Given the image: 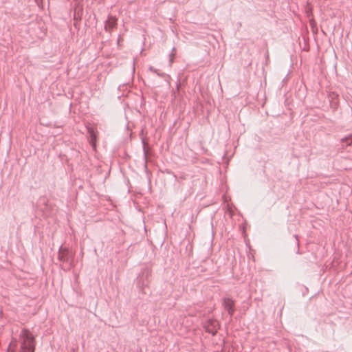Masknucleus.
Masks as SVG:
<instances>
[{
  "instance_id": "obj_12",
  "label": "nucleus",
  "mask_w": 352,
  "mask_h": 352,
  "mask_svg": "<svg viewBox=\"0 0 352 352\" xmlns=\"http://www.w3.org/2000/svg\"><path fill=\"white\" fill-rule=\"evenodd\" d=\"M170 56V65H171V64H172V63H173V58H172L173 54H171Z\"/></svg>"
},
{
  "instance_id": "obj_13",
  "label": "nucleus",
  "mask_w": 352,
  "mask_h": 352,
  "mask_svg": "<svg viewBox=\"0 0 352 352\" xmlns=\"http://www.w3.org/2000/svg\"><path fill=\"white\" fill-rule=\"evenodd\" d=\"M148 276V273L147 272L146 274V278H147Z\"/></svg>"
},
{
  "instance_id": "obj_11",
  "label": "nucleus",
  "mask_w": 352,
  "mask_h": 352,
  "mask_svg": "<svg viewBox=\"0 0 352 352\" xmlns=\"http://www.w3.org/2000/svg\"><path fill=\"white\" fill-rule=\"evenodd\" d=\"M144 162H145V166L146 167L147 164V152L146 150H144Z\"/></svg>"
},
{
  "instance_id": "obj_8",
  "label": "nucleus",
  "mask_w": 352,
  "mask_h": 352,
  "mask_svg": "<svg viewBox=\"0 0 352 352\" xmlns=\"http://www.w3.org/2000/svg\"><path fill=\"white\" fill-rule=\"evenodd\" d=\"M341 142L343 144V146H347L352 145V134L349 135L347 137L342 138Z\"/></svg>"
},
{
  "instance_id": "obj_7",
  "label": "nucleus",
  "mask_w": 352,
  "mask_h": 352,
  "mask_svg": "<svg viewBox=\"0 0 352 352\" xmlns=\"http://www.w3.org/2000/svg\"><path fill=\"white\" fill-rule=\"evenodd\" d=\"M87 133L89 135V142L93 148L96 147L97 135L95 129L93 127H87Z\"/></svg>"
},
{
  "instance_id": "obj_10",
  "label": "nucleus",
  "mask_w": 352,
  "mask_h": 352,
  "mask_svg": "<svg viewBox=\"0 0 352 352\" xmlns=\"http://www.w3.org/2000/svg\"><path fill=\"white\" fill-rule=\"evenodd\" d=\"M148 69H149L151 72H153V73L157 74V76H162V74H160V73L157 72V69H156L155 68H154V67H152V66H150V67H148Z\"/></svg>"
},
{
  "instance_id": "obj_6",
  "label": "nucleus",
  "mask_w": 352,
  "mask_h": 352,
  "mask_svg": "<svg viewBox=\"0 0 352 352\" xmlns=\"http://www.w3.org/2000/svg\"><path fill=\"white\" fill-rule=\"evenodd\" d=\"M144 278V274L142 276H140L137 278L136 285L140 289V290H141L143 293L146 294V292L145 291V287L147 286L148 280H146L145 281Z\"/></svg>"
},
{
  "instance_id": "obj_9",
  "label": "nucleus",
  "mask_w": 352,
  "mask_h": 352,
  "mask_svg": "<svg viewBox=\"0 0 352 352\" xmlns=\"http://www.w3.org/2000/svg\"><path fill=\"white\" fill-rule=\"evenodd\" d=\"M47 199L45 197H40L38 199V206L40 207L41 205H43L45 206L47 205Z\"/></svg>"
},
{
  "instance_id": "obj_5",
  "label": "nucleus",
  "mask_w": 352,
  "mask_h": 352,
  "mask_svg": "<svg viewBox=\"0 0 352 352\" xmlns=\"http://www.w3.org/2000/svg\"><path fill=\"white\" fill-rule=\"evenodd\" d=\"M117 25V18L113 16H109L106 21L104 29L106 31L111 32Z\"/></svg>"
},
{
  "instance_id": "obj_4",
  "label": "nucleus",
  "mask_w": 352,
  "mask_h": 352,
  "mask_svg": "<svg viewBox=\"0 0 352 352\" xmlns=\"http://www.w3.org/2000/svg\"><path fill=\"white\" fill-rule=\"evenodd\" d=\"M224 309L228 312L230 317H232L234 313V301L230 298H224L222 303Z\"/></svg>"
},
{
  "instance_id": "obj_3",
  "label": "nucleus",
  "mask_w": 352,
  "mask_h": 352,
  "mask_svg": "<svg viewBox=\"0 0 352 352\" xmlns=\"http://www.w3.org/2000/svg\"><path fill=\"white\" fill-rule=\"evenodd\" d=\"M204 328L206 332L214 336L219 328V324L217 320L208 319L204 323Z\"/></svg>"
},
{
  "instance_id": "obj_2",
  "label": "nucleus",
  "mask_w": 352,
  "mask_h": 352,
  "mask_svg": "<svg viewBox=\"0 0 352 352\" xmlns=\"http://www.w3.org/2000/svg\"><path fill=\"white\" fill-rule=\"evenodd\" d=\"M72 256V254L68 248L60 246L58 254V258L60 261L68 263L71 266L73 261Z\"/></svg>"
},
{
  "instance_id": "obj_1",
  "label": "nucleus",
  "mask_w": 352,
  "mask_h": 352,
  "mask_svg": "<svg viewBox=\"0 0 352 352\" xmlns=\"http://www.w3.org/2000/svg\"><path fill=\"white\" fill-rule=\"evenodd\" d=\"M20 348L19 352H34L35 338L27 329H23L19 338Z\"/></svg>"
}]
</instances>
